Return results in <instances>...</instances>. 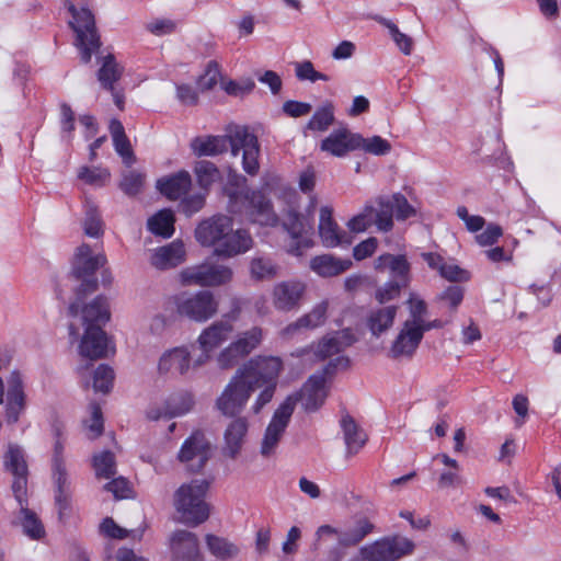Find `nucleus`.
<instances>
[{
  "label": "nucleus",
  "instance_id": "obj_1",
  "mask_svg": "<svg viewBox=\"0 0 561 561\" xmlns=\"http://www.w3.org/2000/svg\"><path fill=\"white\" fill-rule=\"evenodd\" d=\"M283 360L277 356H254L234 371L216 400V408L226 416H239L251 396L257 391L251 412L259 414L276 392Z\"/></svg>",
  "mask_w": 561,
  "mask_h": 561
},
{
  "label": "nucleus",
  "instance_id": "obj_2",
  "mask_svg": "<svg viewBox=\"0 0 561 561\" xmlns=\"http://www.w3.org/2000/svg\"><path fill=\"white\" fill-rule=\"evenodd\" d=\"M230 147L231 154L242 153L243 171L255 176L260 170V145L257 137L244 126L231 128L226 136H201L191 141V149L197 157L217 156Z\"/></svg>",
  "mask_w": 561,
  "mask_h": 561
},
{
  "label": "nucleus",
  "instance_id": "obj_3",
  "mask_svg": "<svg viewBox=\"0 0 561 561\" xmlns=\"http://www.w3.org/2000/svg\"><path fill=\"white\" fill-rule=\"evenodd\" d=\"M195 238L203 247H213L216 255L226 257L244 253L253 245L250 233L243 229L233 230L232 219L226 215L203 220L195 229Z\"/></svg>",
  "mask_w": 561,
  "mask_h": 561
},
{
  "label": "nucleus",
  "instance_id": "obj_4",
  "mask_svg": "<svg viewBox=\"0 0 561 561\" xmlns=\"http://www.w3.org/2000/svg\"><path fill=\"white\" fill-rule=\"evenodd\" d=\"M208 482L194 479L180 485L173 494V505L179 515V522L187 526L203 524L209 517V506L205 501Z\"/></svg>",
  "mask_w": 561,
  "mask_h": 561
},
{
  "label": "nucleus",
  "instance_id": "obj_5",
  "mask_svg": "<svg viewBox=\"0 0 561 561\" xmlns=\"http://www.w3.org/2000/svg\"><path fill=\"white\" fill-rule=\"evenodd\" d=\"M228 210L241 215L249 221L260 226L275 227L278 216L272 201L260 190L247 191L244 195L228 191Z\"/></svg>",
  "mask_w": 561,
  "mask_h": 561
},
{
  "label": "nucleus",
  "instance_id": "obj_6",
  "mask_svg": "<svg viewBox=\"0 0 561 561\" xmlns=\"http://www.w3.org/2000/svg\"><path fill=\"white\" fill-rule=\"evenodd\" d=\"M105 263V255H92V250L88 244H82L77 249L72 272L81 280V284L76 288V299L69 306L68 311L70 316H78L83 299L96 290L98 280L94 277V273L104 266Z\"/></svg>",
  "mask_w": 561,
  "mask_h": 561
},
{
  "label": "nucleus",
  "instance_id": "obj_7",
  "mask_svg": "<svg viewBox=\"0 0 561 561\" xmlns=\"http://www.w3.org/2000/svg\"><path fill=\"white\" fill-rule=\"evenodd\" d=\"M350 359L345 356H337L334 360L330 362L328 368L319 374H314L304 383L298 392L289 394L287 398H295L293 404V412L297 402L301 401L306 411L312 412L318 410L324 402L328 396L325 374L331 369L347 368Z\"/></svg>",
  "mask_w": 561,
  "mask_h": 561
},
{
  "label": "nucleus",
  "instance_id": "obj_8",
  "mask_svg": "<svg viewBox=\"0 0 561 561\" xmlns=\"http://www.w3.org/2000/svg\"><path fill=\"white\" fill-rule=\"evenodd\" d=\"M175 311L192 321L206 322L218 312V301L209 290L182 293L174 297Z\"/></svg>",
  "mask_w": 561,
  "mask_h": 561
},
{
  "label": "nucleus",
  "instance_id": "obj_9",
  "mask_svg": "<svg viewBox=\"0 0 561 561\" xmlns=\"http://www.w3.org/2000/svg\"><path fill=\"white\" fill-rule=\"evenodd\" d=\"M232 277L231 267L211 262L188 266L179 273L183 286L219 287L229 284Z\"/></svg>",
  "mask_w": 561,
  "mask_h": 561
},
{
  "label": "nucleus",
  "instance_id": "obj_10",
  "mask_svg": "<svg viewBox=\"0 0 561 561\" xmlns=\"http://www.w3.org/2000/svg\"><path fill=\"white\" fill-rule=\"evenodd\" d=\"M263 341V330L260 327L241 332L225 348H222L216 357L219 369L229 370L252 352H254Z\"/></svg>",
  "mask_w": 561,
  "mask_h": 561
},
{
  "label": "nucleus",
  "instance_id": "obj_11",
  "mask_svg": "<svg viewBox=\"0 0 561 561\" xmlns=\"http://www.w3.org/2000/svg\"><path fill=\"white\" fill-rule=\"evenodd\" d=\"M414 549L415 543L408 537L392 535L362 548L360 553L367 561H398L412 554Z\"/></svg>",
  "mask_w": 561,
  "mask_h": 561
},
{
  "label": "nucleus",
  "instance_id": "obj_12",
  "mask_svg": "<svg viewBox=\"0 0 561 561\" xmlns=\"http://www.w3.org/2000/svg\"><path fill=\"white\" fill-rule=\"evenodd\" d=\"M69 10L75 20V22H71V25L77 34V46L81 50V60L88 64L91 60L92 54L98 51L101 46L95 28L94 15L85 8L76 10L71 5Z\"/></svg>",
  "mask_w": 561,
  "mask_h": 561
},
{
  "label": "nucleus",
  "instance_id": "obj_13",
  "mask_svg": "<svg viewBox=\"0 0 561 561\" xmlns=\"http://www.w3.org/2000/svg\"><path fill=\"white\" fill-rule=\"evenodd\" d=\"M294 401L295 398H286L275 410L268 425L266 426L260 446V454L264 458H270L275 455L277 446L293 415Z\"/></svg>",
  "mask_w": 561,
  "mask_h": 561
},
{
  "label": "nucleus",
  "instance_id": "obj_14",
  "mask_svg": "<svg viewBox=\"0 0 561 561\" xmlns=\"http://www.w3.org/2000/svg\"><path fill=\"white\" fill-rule=\"evenodd\" d=\"M211 444L201 431L193 432L182 444L178 459L191 472H199L211 456Z\"/></svg>",
  "mask_w": 561,
  "mask_h": 561
},
{
  "label": "nucleus",
  "instance_id": "obj_15",
  "mask_svg": "<svg viewBox=\"0 0 561 561\" xmlns=\"http://www.w3.org/2000/svg\"><path fill=\"white\" fill-rule=\"evenodd\" d=\"M284 228L291 237L288 245V252L296 256H301L304 252L312 247V241L306 237L312 230V220L290 209L286 214Z\"/></svg>",
  "mask_w": 561,
  "mask_h": 561
},
{
  "label": "nucleus",
  "instance_id": "obj_16",
  "mask_svg": "<svg viewBox=\"0 0 561 561\" xmlns=\"http://www.w3.org/2000/svg\"><path fill=\"white\" fill-rule=\"evenodd\" d=\"M4 468L13 476L12 491L18 502L22 503L27 484V466L23 450L18 445H9L4 455Z\"/></svg>",
  "mask_w": 561,
  "mask_h": 561
},
{
  "label": "nucleus",
  "instance_id": "obj_17",
  "mask_svg": "<svg viewBox=\"0 0 561 561\" xmlns=\"http://www.w3.org/2000/svg\"><path fill=\"white\" fill-rule=\"evenodd\" d=\"M423 336L415 322H403L402 328L391 343L388 356L393 359L411 358Z\"/></svg>",
  "mask_w": 561,
  "mask_h": 561
},
{
  "label": "nucleus",
  "instance_id": "obj_18",
  "mask_svg": "<svg viewBox=\"0 0 561 561\" xmlns=\"http://www.w3.org/2000/svg\"><path fill=\"white\" fill-rule=\"evenodd\" d=\"M172 561H202L199 541L195 534L178 529L170 537Z\"/></svg>",
  "mask_w": 561,
  "mask_h": 561
},
{
  "label": "nucleus",
  "instance_id": "obj_19",
  "mask_svg": "<svg viewBox=\"0 0 561 561\" xmlns=\"http://www.w3.org/2000/svg\"><path fill=\"white\" fill-rule=\"evenodd\" d=\"M306 293V284L300 280H283L277 283L272 291L273 306L280 311L297 308Z\"/></svg>",
  "mask_w": 561,
  "mask_h": 561
},
{
  "label": "nucleus",
  "instance_id": "obj_20",
  "mask_svg": "<svg viewBox=\"0 0 561 561\" xmlns=\"http://www.w3.org/2000/svg\"><path fill=\"white\" fill-rule=\"evenodd\" d=\"M356 337L351 329H344L333 334H328L312 346L316 358L324 360L333 355L340 354L346 347L355 343Z\"/></svg>",
  "mask_w": 561,
  "mask_h": 561
},
{
  "label": "nucleus",
  "instance_id": "obj_21",
  "mask_svg": "<svg viewBox=\"0 0 561 561\" xmlns=\"http://www.w3.org/2000/svg\"><path fill=\"white\" fill-rule=\"evenodd\" d=\"M110 352L108 339L100 325H88L79 345L81 356L90 359L106 357Z\"/></svg>",
  "mask_w": 561,
  "mask_h": 561
},
{
  "label": "nucleus",
  "instance_id": "obj_22",
  "mask_svg": "<svg viewBox=\"0 0 561 561\" xmlns=\"http://www.w3.org/2000/svg\"><path fill=\"white\" fill-rule=\"evenodd\" d=\"M362 136L351 133L347 128L332 131L321 141V150L335 157H343L350 151L359 149Z\"/></svg>",
  "mask_w": 561,
  "mask_h": 561
},
{
  "label": "nucleus",
  "instance_id": "obj_23",
  "mask_svg": "<svg viewBox=\"0 0 561 561\" xmlns=\"http://www.w3.org/2000/svg\"><path fill=\"white\" fill-rule=\"evenodd\" d=\"M249 431V422L245 417L237 416L229 422L224 432L222 454L236 459L245 443Z\"/></svg>",
  "mask_w": 561,
  "mask_h": 561
},
{
  "label": "nucleus",
  "instance_id": "obj_24",
  "mask_svg": "<svg viewBox=\"0 0 561 561\" xmlns=\"http://www.w3.org/2000/svg\"><path fill=\"white\" fill-rule=\"evenodd\" d=\"M422 257L430 268L437 271L438 274L448 282L462 283L470 279V273L467 270L460 267L453 261H446L440 254L425 252L422 253Z\"/></svg>",
  "mask_w": 561,
  "mask_h": 561
},
{
  "label": "nucleus",
  "instance_id": "obj_25",
  "mask_svg": "<svg viewBox=\"0 0 561 561\" xmlns=\"http://www.w3.org/2000/svg\"><path fill=\"white\" fill-rule=\"evenodd\" d=\"M191 366V353L184 346L165 351L159 358V374L185 375Z\"/></svg>",
  "mask_w": 561,
  "mask_h": 561
},
{
  "label": "nucleus",
  "instance_id": "obj_26",
  "mask_svg": "<svg viewBox=\"0 0 561 561\" xmlns=\"http://www.w3.org/2000/svg\"><path fill=\"white\" fill-rule=\"evenodd\" d=\"M399 307L397 305L378 306L371 308L365 319L370 333L379 337L393 325Z\"/></svg>",
  "mask_w": 561,
  "mask_h": 561
},
{
  "label": "nucleus",
  "instance_id": "obj_27",
  "mask_svg": "<svg viewBox=\"0 0 561 561\" xmlns=\"http://www.w3.org/2000/svg\"><path fill=\"white\" fill-rule=\"evenodd\" d=\"M232 332L233 325L229 321H215L201 332L197 339L198 347L201 351L214 352Z\"/></svg>",
  "mask_w": 561,
  "mask_h": 561
},
{
  "label": "nucleus",
  "instance_id": "obj_28",
  "mask_svg": "<svg viewBox=\"0 0 561 561\" xmlns=\"http://www.w3.org/2000/svg\"><path fill=\"white\" fill-rule=\"evenodd\" d=\"M185 248L181 240L158 248L151 255L150 263L158 270L173 268L185 260Z\"/></svg>",
  "mask_w": 561,
  "mask_h": 561
},
{
  "label": "nucleus",
  "instance_id": "obj_29",
  "mask_svg": "<svg viewBox=\"0 0 561 561\" xmlns=\"http://www.w3.org/2000/svg\"><path fill=\"white\" fill-rule=\"evenodd\" d=\"M8 383L7 420L9 423H15L25 407V394L21 374L19 371H12Z\"/></svg>",
  "mask_w": 561,
  "mask_h": 561
},
{
  "label": "nucleus",
  "instance_id": "obj_30",
  "mask_svg": "<svg viewBox=\"0 0 561 561\" xmlns=\"http://www.w3.org/2000/svg\"><path fill=\"white\" fill-rule=\"evenodd\" d=\"M340 424L346 446V457L351 458L365 446L367 435L348 414L342 416Z\"/></svg>",
  "mask_w": 561,
  "mask_h": 561
},
{
  "label": "nucleus",
  "instance_id": "obj_31",
  "mask_svg": "<svg viewBox=\"0 0 561 561\" xmlns=\"http://www.w3.org/2000/svg\"><path fill=\"white\" fill-rule=\"evenodd\" d=\"M53 479L56 485V505L59 518L62 519L67 515L70 503V482L65 463L56 461V465L53 466Z\"/></svg>",
  "mask_w": 561,
  "mask_h": 561
},
{
  "label": "nucleus",
  "instance_id": "obj_32",
  "mask_svg": "<svg viewBox=\"0 0 561 561\" xmlns=\"http://www.w3.org/2000/svg\"><path fill=\"white\" fill-rule=\"evenodd\" d=\"M192 184L191 175L187 171H180L171 176L162 178L157 181V187L169 199H179L187 193Z\"/></svg>",
  "mask_w": 561,
  "mask_h": 561
},
{
  "label": "nucleus",
  "instance_id": "obj_33",
  "mask_svg": "<svg viewBox=\"0 0 561 561\" xmlns=\"http://www.w3.org/2000/svg\"><path fill=\"white\" fill-rule=\"evenodd\" d=\"M309 265L319 276L333 277L347 271L352 262L350 260L337 259L331 254H322L311 259Z\"/></svg>",
  "mask_w": 561,
  "mask_h": 561
},
{
  "label": "nucleus",
  "instance_id": "obj_34",
  "mask_svg": "<svg viewBox=\"0 0 561 561\" xmlns=\"http://www.w3.org/2000/svg\"><path fill=\"white\" fill-rule=\"evenodd\" d=\"M375 268L378 271L389 270L391 274L408 285L410 263L405 255L382 254L375 260Z\"/></svg>",
  "mask_w": 561,
  "mask_h": 561
},
{
  "label": "nucleus",
  "instance_id": "obj_35",
  "mask_svg": "<svg viewBox=\"0 0 561 561\" xmlns=\"http://www.w3.org/2000/svg\"><path fill=\"white\" fill-rule=\"evenodd\" d=\"M319 234L322 243L328 248H334L342 243V234L332 218V209L328 206L320 209Z\"/></svg>",
  "mask_w": 561,
  "mask_h": 561
},
{
  "label": "nucleus",
  "instance_id": "obj_36",
  "mask_svg": "<svg viewBox=\"0 0 561 561\" xmlns=\"http://www.w3.org/2000/svg\"><path fill=\"white\" fill-rule=\"evenodd\" d=\"M123 71L124 68L115 60L113 55L108 54L103 57L98 70V80L101 87L107 91H113V87L121 79Z\"/></svg>",
  "mask_w": 561,
  "mask_h": 561
},
{
  "label": "nucleus",
  "instance_id": "obj_37",
  "mask_svg": "<svg viewBox=\"0 0 561 561\" xmlns=\"http://www.w3.org/2000/svg\"><path fill=\"white\" fill-rule=\"evenodd\" d=\"M371 204L374 225L379 231H390L393 228V205L389 197L380 196Z\"/></svg>",
  "mask_w": 561,
  "mask_h": 561
},
{
  "label": "nucleus",
  "instance_id": "obj_38",
  "mask_svg": "<svg viewBox=\"0 0 561 561\" xmlns=\"http://www.w3.org/2000/svg\"><path fill=\"white\" fill-rule=\"evenodd\" d=\"M83 321L88 325H100L110 320V309L106 298L99 296L81 310Z\"/></svg>",
  "mask_w": 561,
  "mask_h": 561
},
{
  "label": "nucleus",
  "instance_id": "obj_39",
  "mask_svg": "<svg viewBox=\"0 0 561 561\" xmlns=\"http://www.w3.org/2000/svg\"><path fill=\"white\" fill-rule=\"evenodd\" d=\"M148 229L156 236L170 238L174 232V216L170 209H162L148 220Z\"/></svg>",
  "mask_w": 561,
  "mask_h": 561
},
{
  "label": "nucleus",
  "instance_id": "obj_40",
  "mask_svg": "<svg viewBox=\"0 0 561 561\" xmlns=\"http://www.w3.org/2000/svg\"><path fill=\"white\" fill-rule=\"evenodd\" d=\"M374 530V524L367 518H360L356 524L339 535L342 546H355Z\"/></svg>",
  "mask_w": 561,
  "mask_h": 561
},
{
  "label": "nucleus",
  "instance_id": "obj_41",
  "mask_svg": "<svg viewBox=\"0 0 561 561\" xmlns=\"http://www.w3.org/2000/svg\"><path fill=\"white\" fill-rule=\"evenodd\" d=\"M194 407V397L187 391L172 394L167 401L168 417L181 416L188 413Z\"/></svg>",
  "mask_w": 561,
  "mask_h": 561
},
{
  "label": "nucleus",
  "instance_id": "obj_42",
  "mask_svg": "<svg viewBox=\"0 0 561 561\" xmlns=\"http://www.w3.org/2000/svg\"><path fill=\"white\" fill-rule=\"evenodd\" d=\"M205 539L209 551L218 559H230L239 553V548L226 538L209 534Z\"/></svg>",
  "mask_w": 561,
  "mask_h": 561
},
{
  "label": "nucleus",
  "instance_id": "obj_43",
  "mask_svg": "<svg viewBox=\"0 0 561 561\" xmlns=\"http://www.w3.org/2000/svg\"><path fill=\"white\" fill-rule=\"evenodd\" d=\"M194 173L197 179L198 185L208 190L215 182L220 179L218 168L210 161L201 160L195 163Z\"/></svg>",
  "mask_w": 561,
  "mask_h": 561
},
{
  "label": "nucleus",
  "instance_id": "obj_44",
  "mask_svg": "<svg viewBox=\"0 0 561 561\" xmlns=\"http://www.w3.org/2000/svg\"><path fill=\"white\" fill-rule=\"evenodd\" d=\"M463 299V288L457 285L448 286L436 297V302L440 309H446L454 313Z\"/></svg>",
  "mask_w": 561,
  "mask_h": 561
},
{
  "label": "nucleus",
  "instance_id": "obj_45",
  "mask_svg": "<svg viewBox=\"0 0 561 561\" xmlns=\"http://www.w3.org/2000/svg\"><path fill=\"white\" fill-rule=\"evenodd\" d=\"M250 274L256 280L270 279L277 275V266L268 257L255 256L250 262Z\"/></svg>",
  "mask_w": 561,
  "mask_h": 561
},
{
  "label": "nucleus",
  "instance_id": "obj_46",
  "mask_svg": "<svg viewBox=\"0 0 561 561\" xmlns=\"http://www.w3.org/2000/svg\"><path fill=\"white\" fill-rule=\"evenodd\" d=\"M83 229L84 233L92 238H99L103 234V222L99 215L98 208L90 201L85 202Z\"/></svg>",
  "mask_w": 561,
  "mask_h": 561
},
{
  "label": "nucleus",
  "instance_id": "obj_47",
  "mask_svg": "<svg viewBox=\"0 0 561 561\" xmlns=\"http://www.w3.org/2000/svg\"><path fill=\"white\" fill-rule=\"evenodd\" d=\"M333 110L334 107L331 103H327L318 108L308 122L307 128L318 131L327 130L334 121Z\"/></svg>",
  "mask_w": 561,
  "mask_h": 561
},
{
  "label": "nucleus",
  "instance_id": "obj_48",
  "mask_svg": "<svg viewBox=\"0 0 561 561\" xmlns=\"http://www.w3.org/2000/svg\"><path fill=\"white\" fill-rule=\"evenodd\" d=\"M93 467L98 478L110 479L116 473L114 454L103 451L93 457Z\"/></svg>",
  "mask_w": 561,
  "mask_h": 561
},
{
  "label": "nucleus",
  "instance_id": "obj_49",
  "mask_svg": "<svg viewBox=\"0 0 561 561\" xmlns=\"http://www.w3.org/2000/svg\"><path fill=\"white\" fill-rule=\"evenodd\" d=\"M114 380V371L113 369L105 365L101 364L93 374V388L98 392L107 393L112 389Z\"/></svg>",
  "mask_w": 561,
  "mask_h": 561
},
{
  "label": "nucleus",
  "instance_id": "obj_50",
  "mask_svg": "<svg viewBox=\"0 0 561 561\" xmlns=\"http://www.w3.org/2000/svg\"><path fill=\"white\" fill-rule=\"evenodd\" d=\"M329 309V301L323 300L317 304L310 312L301 317L305 323V329L312 330L321 327L327 320V312Z\"/></svg>",
  "mask_w": 561,
  "mask_h": 561
},
{
  "label": "nucleus",
  "instance_id": "obj_51",
  "mask_svg": "<svg viewBox=\"0 0 561 561\" xmlns=\"http://www.w3.org/2000/svg\"><path fill=\"white\" fill-rule=\"evenodd\" d=\"M21 513L23 515L22 526L24 533L33 539H39L44 535V527L36 518L35 514L21 505Z\"/></svg>",
  "mask_w": 561,
  "mask_h": 561
},
{
  "label": "nucleus",
  "instance_id": "obj_52",
  "mask_svg": "<svg viewBox=\"0 0 561 561\" xmlns=\"http://www.w3.org/2000/svg\"><path fill=\"white\" fill-rule=\"evenodd\" d=\"M145 183V176L136 171H129L123 175L119 183L121 190L129 196H135L141 192Z\"/></svg>",
  "mask_w": 561,
  "mask_h": 561
},
{
  "label": "nucleus",
  "instance_id": "obj_53",
  "mask_svg": "<svg viewBox=\"0 0 561 561\" xmlns=\"http://www.w3.org/2000/svg\"><path fill=\"white\" fill-rule=\"evenodd\" d=\"M371 211L373 204H367L359 214L350 219L347 222L348 229L356 233L366 231L371 225H374Z\"/></svg>",
  "mask_w": 561,
  "mask_h": 561
},
{
  "label": "nucleus",
  "instance_id": "obj_54",
  "mask_svg": "<svg viewBox=\"0 0 561 561\" xmlns=\"http://www.w3.org/2000/svg\"><path fill=\"white\" fill-rule=\"evenodd\" d=\"M295 75L300 81L316 82L318 80L328 81L329 77L314 69L313 64L310 60H305L295 64Z\"/></svg>",
  "mask_w": 561,
  "mask_h": 561
},
{
  "label": "nucleus",
  "instance_id": "obj_55",
  "mask_svg": "<svg viewBox=\"0 0 561 561\" xmlns=\"http://www.w3.org/2000/svg\"><path fill=\"white\" fill-rule=\"evenodd\" d=\"M393 205V214L398 220H405L416 215L415 208L408 202L407 197L401 193H396L389 197Z\"/></svg>",
  "mask_w": 561,
  "mask_h": 561
},
{
  "label": "nucleus",
  "instance_id": "obj_56",
  "mask_svg": "<svg viewBox=\"0 0 561 561\" xmlns=\"http://www.w3.org/2000/svg\"><path fill=\"white\" fill-rule=\"evenodd\" d=\"M219 78V65L216 61L211 60L207 64L204 75L199 77L197 85L201 91L211 90L216 87Z\"/></svg>",
  "mask_w": 561,
  "mask_h": 561
},
{
  "label": "nucleus",
  "instance_id": "obj_57",
  "mask_svg": "<svg viewBox=\"0 0 561 561\" xmlns=\"http://www.w3.org/2000/svg\"><path fill=\"white\" fill-rule=\"evenodd\" d=\"M359 148L375 156H385L390 152L391 145L388 140L381 138L380 136H373L370 138L362 137V144Z\"/></svg>",
  "mask_w": 561,
  "mask_h": 561
},
{
  "label": "nucleus",
  "instance_id": "obj_58",
  "mask_svg": "<svg viewBox=\"0 0 561 561\" xmlns=\"http://www.w3.org/2000/svg\"><path fill=\"white\" fill-rule=\"evenodd\" d=\"M405 286L407 285H403V282L401 280L388 282L376 290L375 298L380 304V306H386L385 304L399 297L401 287Z\"/></svg>",
  "mask_w": 561,
  "mask_h": 561
},
{
  "label": "nucleus",
  "instance_id": "obj_59",
  "mask_svg": "<svg viewBox=\"0 0 561 561\" xmlns=\"http://www.w3.org/2000/svg\"><path fill=\"white\" fill-rule=\"evenodd\" d=\"M101 530L107 537L115 539H124L133 535V537H140L142 531L127 530L118 526L112 518L107 517L101 524Z\"/></svg>",
  "mask_w": 561,
  "mask_h": 561
},
{
  "label": "nucleus",
  "instance_id": "obj_60",
  "mask_svg": "<svg viewBox=\"0 0 561 561\" xmlns=\"http://www.w3.org/2000/svg\"><path fill=\"white\" fill-rule=\"evenodd\" d=\"M78 176L88 184L102 185L108 180L110 172L102 168L90 169L88 167H83L80 169Z\"/></svg>",
  "mask_w": 561,
  "mask_h": 561
},
{
  "label": "nucleus",
  "instance_id": "obj_61",
  "mask_svg": "<svg viewBox=\"0 0 561 561\" xmlns=\"http://www.w3.org/2000/svg\"><path fill=\"white\" fill-rule=\"evenodd\" d=\"M386 26L388 27L392 39L397 44V46L400 48V50L404 55H410L412 51L413 42L412 38L408 35L401 33L397 25L392 22H387Z\"/></svg>",
  "mask_w": 561,
  "mask_h": 561
},
{
  "label": "nucleus",
  "instance_id": "obj_62",
  "mask_svg": "<svg viewBox=\"0 0 561 561\" xmlns=\"http://www.w3.org/2000/svg\"><path fill=\"white\" fill-rule=\"evenodd\" d=\"M90 413H91V420L90 424L88 425L89 430V437L90 438H96L102 434L103 431V420H102V411L98 403H91L90 404Z\"/></svg>",
  "mask_w": 561,
  "mask_h": 561
},
{
  "label": "nucleus",
  "instance_id": "obj_63",
  "mask_svg": "<svg viewBox=\"0 0 561 561\" xmlns=\"http://www.w3.org/2000/svg\"><path fill=\"white\" fill-rule=\"evenodd\" d=\"M502 234L503 229L499 225L490 224L483 232L476 236V241L481 247H488L494 244Z\"/></svg>",
  "mask_w": 561,
  "mask_h": 561
},
{
  "label": "nucleus",
  "instance_id": "obj_64",
  "mask_svg": "<svg viewBox=\"0 0 561 561\" xmlns=\"http://www.w3.org/2000/svg\"><path fill=\"white\" fill-rule=\"evenodd\" d=\"M115 151L122 157L126 165H131L135 162V156L127 136L113 139Z\"/></svg>",
  "mask_w": 561,
  "mask_h": 561
}]
</instances>
